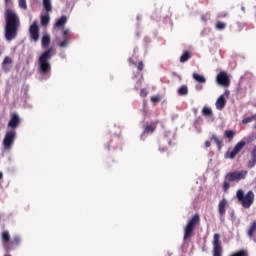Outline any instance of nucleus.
I'll return each instance as SVG.
<instances>
[{
    "label": "nucleus",
    "instance_id": "obj_1",
    "mask_svg": "<svg viewBox=\"0 0 256 256\" xmlns=\"http://www.w3.org/2000/svg\"><path fill=\"white\" fill-rule=\"evenodd\" d=\"M6 28L5 37L7 41H13L17 37V30L19 29V16L13 10H6Z\"/></svg>",
    "mask_w": 256,
    "mask_h": 256
},
{
    "label": "nucleus",
    "instance_id": "obj_2",
    "mask_svg": "<svg viewBox=\"0 0 256 256\" xmlns=\"http://www.w3.org/2000/svg\"><path fill=\"white\" fill-rule=\"evenodd\" d=\"M51 49L41 54L39 57L38 62V69L40 73L47 74L49 71H51V63H49V60L51 59Z\"/></svg>",
    "mask_w": 256,
    "mask_h": 256
},
{
    "label": "nucleus",
    "instance_id": "obj_3",
    "mask_svg": "<svg viewBox=\"0 0 256 256\" xmlns=\"http://www.w3.org/2000/svg\"><path fill=\"white\" fill-rule=\"evenodd\" d=\"M236 196L238 201L241 202V205L245 207V209H249V207L253 205V201H255V194L253 191H249L247 194H245L243 190H238Z\"/></svg>",
    "mask_w": 256,
    "mask_h": 256
},
{
    "label": "nucleus",
    "instance_id": "obj_4",
    "mask_svg": "<svg viewBox=\"0 0 256 256\" xmlns=\"http://www.w3.org/2000/svg\"><path fill=\"white\" fill-rule=\"evenodd\" d=\"M246 143L245 141H240L238 142L233 150H228L225 154V159H235L237 155L243 150L245 147Z\"/></svg>",
    "mask_w": 256,
    "mask_h": 256
},
{
    "label": "nucleus",
    "instance_id": "obj_5",
    "mask_svg": "<svg viewBox=\"0 0 256 256\" xmlns=\"http://www.w3.org/2000/svg\"><path fill=\"white\" fill-rule=\"evenodd\" d=\"M199 223V215H194L188 224L185 227L184 239H187L191 233H193V229H195V225Z\"/></svg>",
    "mask_w": 256,
    "mask_h": 256
},
{
    "label": "nucleus",
    "instance_id": "obj_6",
    "mask_svg": "<svg viewBox=\"0 0 256 256\" xmlns=\"http://www.w3.org/2000/svg\"><path fill=\"white\" fill-rule=\"evenodd\" d=\"M16 137H17V134L15 133V131L7 132L3 140L4 148L11 149V147H13V143Z\"/></svg>",
    "mask_w": 256,
    "mask_h": 256
},
{
    "label": "nucleus",
    "instance_id": "obj_7",
    "mask_svg": "<svg viewBox=\"0 0 256 256\" xmlns=\"http://www.w3.org/2000/svg\"><path fill=\"white\" fill-rule=\"evenodd\" d=\"M245 177H247V171L245 170L233 172L227 175L228 181H241V179H245Z\"/></svg>",
    "mask_w": 256,
    "mask_h": 256
},
{
    "label": "nucleus",
    "instance_id": "obj_8",
    "mask_svg": "<svg viewBox=\"0 0 256 256\" xmlns=\"http://www.w3.org/2000/svg\"><path fill=\"white\" fill-rule=\"evenodd\" d=\"M217 83H219V85H222V87H229V75H227V72H220L217 75Z\"/></svg>",
    "mask_w": 256,
    "mask_h": 256
},
{
    "label": "nucleus",
    "instance_id": "obj_9",
    "mask_svg": "<svg viewBox=\"0 0 256 256\" xmlns=\"http://www.w3.org/2000/svg\"><path fill=\"white\" fill-rule=\"evenodd\" d=\"M29 31L33 41H39V26L37 25V22H33V24L30 26Z\"/></svg>",
    "mask_w": 256,
    "mask_h": 256
},
{
    "label": "nucleus",
    "instance_id": "obj_10",
    "mask_svg": "<svg viewBox=\"0 0 256 256\" xmlns=\"http://www.w3.org/2000/svg\"><path fill=\"white\" fill-rule=\"evenodd\" d=\"M225 105H227V99L225 98V95H220L215 102V107L218 111H223Z\"/></svg>",
    "mask_w": 256,
    "mask_h": 256
},
{
    "label": "nucleus",
    "instance_id": "obj_11",
    "mask_svg": "<svg viewBox=\"0 0 256 256\" xmlns=\"http://www.w3.org/2000/svg\"><path fill=\"white\" fill-rule=\"evenodd\" d=\"M19 122H20L19 115L13 114L8 123V127L15 129V127H17V125H19Z\"/></svg>",
    "mask_w": 256,
    "mask_h": 256
},
{
    "label": "nucleus",
    "instance_id": "obj_12",
    "mask_svg": "<svg viewBox=\"0 0 256 256\" xmlns=\"http://www.w3.org/2000/svg\"><path fill=\"white\" fill-rule=\"evenodd\" d=\"M192 79H194V81H196L197 83H207V79L201 74L193 73Z\"/></svg>",
    "mask_w": 256,
    "mask_h": 256
},
{
    "label": "nucleus",
    "instance_id": "obj_13",
    "mask_svg": "<svg viewBox=\"0 0 256 256\" xmlns=\"http://www.w3.org/2000/svg\"><path fill=\"white\" fill-rule=\"evenodd\" d=\"M225 207H227V200L223 199L218 205L220 215H225Z\"/></svg>",
    "mask_w": 256,
    "mask_h": 256
},
{
    "label": "nucleus",
    "instance_id": "obj_14",
    "mask_svg": "<svg viewBox=\"0 0 256 256\" xmlns=\"http://www.w3.org/2000/svg\"><path fill=\"white\" fill-rule=\"evenodd\" d=\"M11 63H13V60L9 57H5V59L2 63V67H3L4 71H9L8 65H11Z\"/></svg>",
    "mask_w": 256,
    "mask_h": 256
},
{
    "label": "nucleus",
    "instance_id": "obj_15",
    "mask_svg": "<svg viewBox=\"0 0 256 256\" xmlns=\"http://www.w3.org/2000/svg\"><path fill=\"white\" fill-rule=\"evenodd\" d=\"M43 2V7L44 9L48 12L51 13L52 11V4H51V0H42Z\"/></svg>",
    "mask_w": 256,
    "mask_h": 256
},
{
    "label": "nucleus",
    "instance_id": "obj_16",
    "mask_svg": "<svg viewBox=\"0 0 256 256\" xmlns=\"http://www.w3.org/2000/svg\"><path fill=\"white\" fill-rule=\"evenodd\" d=\"M202 115L204 117H213V110L207 106L202 109Z\"/></svg>",
    "mask_w": 256,
    "mask_h": 256
},
{
    "label": "nucleus",
    "instance_id": "obj_17",
    "mask_svg": "<svg viewBox=\"0 0 256 256\" xmlns=\"http://www.w3.org/2000/svg\"><path fill=\"white\" fill-rule=\"evenodd\" d=\"M67 23V17L62 16L60 19H58L55 23V27H64Z\"/></svg>",
    "mask_w": 256,
    "mask_h": 256
},
{
    "label": "nucleus",
    "instance_id": "obj_18",
    "mask_svg": "<svg viewBox=\"0 0 256 256\" xmlns=\"http://www.w3.org/2000/svg\"><path fill=\"white\" fill-rule=\"evenodd\" d=\"M49 43H51V37L48 34H46L42 38V47H48Z\"/></svg>",
    "mask_w": 256,
    "mask_h": 256
},
{
    "label": "nucleus",
    "instance_id": "obj_19",
    "mask_svg": "<svg viewBox=\"0 0 256 256\" xmlns=\"http://www.w3.org/2000/svg\"><path fill=\"white\" fill-rule=\"evenodd\" d=\"M219 239H221V236L219 234H214L213 237V247H221V242H219Z\"/></svg>",
    "mask_w": 256,
    "mask_h": 256
},
{
    "label": "nucleus",
    "instance_id": "obj_20",
    "mask_svg": "<svg viewBox=\"0 0 256 256\" xmlns=\"http://www.w3.org/2000/svg\"><path fill=\"white\" fill-rule=\"evenodd\" d=\"M50 17L49 13H45L44 15L41 16V25H49Z\"/></svg>",
    "mask_w": 256,
    "mask_h": 256
},
{
    "label": "nucleus",
    "instance_id": "obj_21",
    "mask_svg": "<svg viewBox=\"0 0 256 256\" xmlns=\"http://www.w3.org/2000/svg\"><path fill=\"white\" fill-rule=\"evenodd\" d=\"M255 232H256V221H253L248 230L249 237H251L252 235H255Z\"/></svg>",
    "mask_w": 256,
    "mask_h": 256
},
{
    "label": "nucleus",
    "instance_id": "obj_22",
    "mask_svg": "<svg viewBox=\"0 0 256 256\" xmlns=\"http://www.w3.org/2000/svg\"><path fill=\"white\" fill-rule=\"evenodd\" d=\"M251 121H256V114L251 117H246L242 119V123L247 125V123H251Z\"/></svg>",
    "mask_w": 256,
    "mask_h": 256
},
{
    "label": "nucleus",
    "instance_id": "obj_23",
    "mask_svg": "<svg viewBox=\"0 0 256 256\" xmlns=\"http://www.w3.org/2000/svg\"><path fill=\"white\" fill-rule=\"evenodd\" d=\"M224 137H226L227 139H233V137H235V132H233L232 130H226L224 132Z\"/></svg>",
    "mask_w": 256,
    "mask_h": 256
},
{
    "label": "nucleus",
    "instance_id": "obj_24",
    "mask_svg": "<svg viewBox=\"0 0 256 256\" xmlns=\"http://www.w3.org/2000/svg\"><path fill=\"white\" fill-rule=\"evenodd\" d=\"M212 139H213V141H215L218 148L221 149V147L223 146V142L217 137V135H215V134L212 135Z\"/></svg>",
    "mask_w": 256,
    "mask_h": 256
},
{
    "label": "nucleus",
    "instance_id": "obj_25",
    "mask_svg": "<svg viewBox=\"0 0 256 256\" xmlns=\"http://www.w3.org/2000/svg\"><path fill=\"white\" fill-rule=\"evenodd\" d=\"M20 9H23V11H26L27 9V0H18Z\"/></svg>",
    "mask_w": 256,
    "mask_h": 256
},
{
    "label": "nucleus",
    "instance_id": "obj_26",
    "mask_svg": "<svg viewBox=\"0 0 256 256\" xmlns=\"http://www.w3.org/2000/svg\"><path fill=\"white\" fill-rule=\"evenodd\" d=\"M178 93L179 95H187L188 93V89L187 86H182L178 89Z\"/></svg>",
    "mask_w": 256,
    "mask_h": 256
},
{
    "label": "nucleus",
    "instance_id": "obj_27",
    "mask_svg": "<svg viewBox=\"0 0 256 256\" xmlns=\"http://www.w3.org/2000/svg\"><path fill=\"white\" fill-rule=\"evenodd\" d=\"M222 250L221 246H214V256H221Z\"/></svg>",
    "mask_w": 256,
    "mask_h": 256
},
{
    "label": "nucleus",
    "instance_id": "obj_28",
    "mask_svg": "<svg viewBox=\"0 0 256 256\" xmlns=\"http://www.w3.org/2000/svg\"><path fill=\"white\" fill-rule=\"evenodd\" d=\"M180 61H181V63H185L186 61H189V54H188V52H185V53L181 56Z\"/></svg>",
    "mask_w": 256,
    "mask_h": 256
},
{
    "label": "nucleus",
    "instance_id": "obj_29",
    "mask_svg": "<svg viewBox=\"0 0 256 256\" xmlns=\"http://www.w3.org/2000/svg\"><path fill=\"white\" fill-rule=\"evenodd\" d=\"M9 239H11V236L9 235V232L8 231H4L2 233V240L3 241H9Z\"/></svg>",
    "mask_w": 256,
    "mask_h": 256
},
{
    "label": "nucleus",
    "instance_id": "obj_30",
    "mask_svg": "<svg viewBox=\"0 0 256 256\" xmlns=\"http://www.w3.org/2000/svg\"><path fill=\"white\" fill-rule=\"evenodd\" d=\"M159 101H161V96L154 95V96L151 97V102L152 103H159Z\"/></svg>",
    "mask_w": 256,
    "mask_h": 256
},
{
    "label": "nucleus",
    "instance_id": "obj_31",
    "mask_svg": "<svg viewBox=\"0 0 256 256\" xmlns=\"http://www.w3.org/2000/svg\"><path fill=\"white\" fill-rule=\"evenodd\" d=\"M153 131H155L153 126H146L144 133H153Z\"/></svg>",
    "mask_w": 256,
    "mask_h": 256
},
{
    "label": "nucleus",
    "instance_id": "obj_32",
    "mask_svg": "<svg viewBox=\"0 0 256 256\" xmlns=\"http://www.w3.org/2000/svg\"><path fill=\"white\" fill-rule=\"evenodd\" d=\"M252 160L253 163H256V146L252 149Z\"/></svg>",
    "mask_w": 256,
    "mask_h": 256
},
{
    "label": "nucleus",
    "instance_id": "obj_33",
    "mask_svg": "<svg viewBox=\"0 0 256 256\" xmlns=\"http://www.w3.org/2000/svg\"><path fill=\"white\" fill-rule=\"evenodd\" d=\"M216 28H217V29H220V30H221V29H225V23H223V22H218L217 25H216Z\"/></svg>",
    "mask_w": 256,
    "mask_h": 256
},
{
    "label": "nucleus",
    "instance_id": "obj_34",
    "mask_svg": "<svg viewBox=\"0 0 256 256\" xmlns=\"http://www.w3.org/2000/svg\"><path fill=\"white\" fill-rule=\"evenodd\" d=\"M67 45H69V42L67 40H64L61 44H60V47L62 49H64V47H67Z\"/></svg>",
    "mask_w": 256,
    "mask_h": 256
},
{
    "label": "nucleus",
    "instance_id": "obj_35",
    "mask_svg": "<svg viewBox=\"0 0 256 256\" xmlns=\"http://www.w3.org/2000/svg\"><path fill=\"white\" fill-rule=\"evenodd\" d=\"M140 95H141V97H147V91L145 89H142L140 91Z\"/></svg>",
    "mask_w": 256,
    "mask_h": 256
},
{
    "label": "nucleus",
    "instance_id": "obj_36",
    "mask_svg": "<svg viewBox=\"0 0 256 256\" xmlns=\"http://www.w3.org/2000/svg\"><path fill=\"white\" fill-rule=\"evenodd\" d=\"M224 191H227L229 189V182H225L223 185Z\"/></svg>",
    "mask_w": 256,
    "mask_h": 256
},
{
    "label": "nucleus",
    "instance_id": "obj_37",
    "mask_svg": "<svg viewBox=\"0 0 256 256\" xmlns=\"http://www.w3.org/2000/svg\"><path fill=\"white\" fill-rule=\"evenodd\" d=\"M138 69H139V71H143V62H140L138 64Z\"/></svg>",
    "mask_w": 256,
    "mask_h": 256
},
{
    "label": "nucleus",
    "instance_id": "obj_38",
    "mask_svg": "<svg viewBox=\"0 0 256 256\" xmlns=\"http://www.w3.org/2000/svg\"><path fill=\"white\" fill-rule=\"evenodd\" d=\"M196 89H197V91H201V89H203V86L197 85V86H196Z\"/></svg>",
    "mask_w": 256,
    "mask_h": 256
},
{
    "label": "nucleus",
    "instance_id": "obj_39",
    "mask_svg": "<svg viewBox=\"0 0 256 256\" xmlns=\"http://www.w3.org/2000/svg\"><path fill=\"white\" fill-rule=\"evenodd\" d=\"M222 95H224V97L226 96V97H229V90H226L225 92H224V94H222Z\"/></svg>",
    "mask_w": 256,
    "mask_h": 256
},
{
    "label": "nucleus",
    "instance_id": "obj_40",
    "mask_svg": "<svg viewBox=\"0 0 256 256\" xmlns=\"http://www.w3.org/2000/svg\"><path fill=\"white\" fill-rule=\"evenodd\" d=\"M205 145H206V147H211V142L206 141V142H205Z\"/></svg>",
    "mask_w": 256,
    "mask_h": 256
},
{
    "label": "nucleus",
    "instance_id": "obj_41",
    "mask_svg": "<svg viewBox=\"0 0 256 256\" xmlns=\"http://www.w3.org/2000/svg\"><path fill=\"white\" fill-rule=\"evenodd\" d=\"M0 179H3V173L0 172Z\"/></svg>",
    "mask_w": 256,
    "mask_h": 256
},
{
    "label": "nucleus",
    "instance_id": "obj_42",
    "mask_svg": "<svg viewBox=\"0 0 256 256\" xmlns=\"http://www.w3.org/2000/svg\"><path fill=\"white\" fill-rule=\"evenodd\" d=\"M15 241H16V243H18L19 242V237H16Z\"/></svg>",
    "mask_w": 256,
    "mask_h": 256
},
{
    "label": "nucleus",
    "instance_id": "obj_43",
    "mask_svg": "<svg viewBox=\"0 0 256 256\" xmlns=\"http://www.w3.org/2000/svg\"><path fill=\"white\" fill-rule=\"evenodd\" d=\"M64 35H67V31H64Z\"/></svg>",
    "mask_w": 256,
    "mask_h": 256
},
{
    "label": "nucleus",
    "instance_id": "obj_44",
    "mask_svg": "<svg viewBox=\"0 0 256 256\" xmlns=\"http://www.w3.org/2000/svg\"><path fill=\"white\" fill-rule=\"evenodd\" d=\"M5 1H6V3H8L9 0H5Z\"/></svg>",
    "mask_w": 256,
    "mask_h": 256
}]
</instances>
